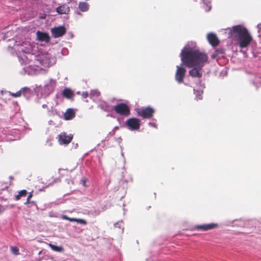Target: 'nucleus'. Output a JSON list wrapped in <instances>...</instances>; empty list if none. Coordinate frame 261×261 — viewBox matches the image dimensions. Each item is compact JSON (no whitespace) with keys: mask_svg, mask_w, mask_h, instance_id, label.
I'll list each match as a JSON object with an SVG mask.
<instances>
[{"mask_svg":"<svg viewBox=\"0 0 261 261\" xmlns=\"http://www.w3.org/2000/svg\"><path fill=\"white\" fill-rule=\"evenodd\" d=\"M14 49L16 51L20 63L22 65H29L24 68L29 74L35 75L45 71L46 68L55 63L56 60L49 54L45 53L35 55L31 51L32 47L28 42H23L21 44H15Z\"/></svg>","mask_w":261,"mask_h":261,"instance_id":"obj_1","label":"nucleus"},{"mask_svg":"<svg viewBox=\"0 0 261 261\" xmlns=\"http://www.w3.org/2000/svg\"><path fill=\"white\" fill-rule=\"evenodd\" d=\"M195 47V42L188 43L181 50L180 56L184 65L194 67L189 71L190 75L193 77H200L202 74V68L206 63L208 57Z\"/></svg>","mask_w":261,"mask_h":261,"instance_id":"obj_2","label":"nucleus"},{"mask_svg":"<svg viewBox=\"0 0 261 261\" xmlns=\"http://www.w3.org/2000/svg\"><path fill=\"white\" fill-rule=\"evenodd\" d=\"M229 37L231 38L236 44L240 47H245V27L241 25L233 26L230 29Z\"/></svg>","mask_w":261,"mask_h":261,"instance_id":"obj_3","label":"nucleus"},{"mask_svg":"<svg viewBox=\"0 0 261 261\" xmlns=\"http://www.w3.org/2000/svg\"><path fill=\"white\" fill-rule=\"evenodd\" d=\"M114 111L120 115L128 116L130 114L129 107L124 103H119L113 107Z\"/></svg>","mask_w":261,"mask_h":261,"instance_id":"obj_4","label":"nucleus"},{"mask_svg":"<svg viewBox=\"0 0 261 261\" xmlns=\"http://www.w3.org/2000/svg\"><path fill=\"white\" fill-rule=\"evenodd\" d=\"M154 112V110L150 107L139 109L137 111L138 115L144 119L151 118L153 116Z\"/></svg>","mask_w":261,"mask_h":261,"instance_id":"obj_5","label":"nucleus"},{"mask_svg":"<svg viewBox=\"0 0 261 261\" xmlns=\"http://www.w3.org/2000/svg\"><path fill=\"white\" fill-rule=\"evenodd\" d=\"M126 125L128 128L132 130H138L140 128V121L136 118H130L128 119L125 122Z\"/></svg>","mask_w":261,"mask_h":261,"instance_id":"obj_6","label":"nucleus"},{"mask_svg":"<svg viewBox=\"0 0 261 261\" xmlns=\"http://www.w3.org/2000/svg\"><path fill=\"white\" fill-rule=\"evenodd\" d=\"M51 33L54 38L60 37L66 33V29L63 26L55 27L51 29Z\"/></svg>","mask_w":261,"mask_h":261,"instance_id":"obj_7","label":"nucleus"},{"mask_svg":"<svg viewBox=\"0 0 261 261\" xmlns=\"http://www.w3.org/2000/svg\"><path fill=\"white\" fill-rule=\"evenodd\" d=\"M217 223H210L202 225H197L194 226V229L198 230L207 231L218 227Z\"/></svg>","mask_w":261,"mask_h":261,"instance_id":"obj_8","label":"nucleus"},{"mask_svg":"<svg viewBox=\"0 0 261 261\" xmlns=\"http://www.w3.org/2000/svg\"><path fill=\"white\" fill-rule=\"evenodd\" d=\"M59 142L60 144H69L73 138L72 135H67L65 133H63L59 135Z\"/></svg>","mask_w":261,"mask_h":261,"instance_id":"obj_9","label":"nucleus"},{"mask_svg":"<svg viewBox=\"0 0 261 261\" xmlns=\"http://www.w3.org/2000/svg\"><path fill=\"white\" fill-rule=\"evenodd\" d=\"M186 71L184 68L177 66L175 75L176 80L178 82H181L185 76Z\"/></svg>","mask_w":261,"mask_h":261,"instance_id":"obj_10","label":"nucleus"},{"mask_svg":"<svg viewBox=\"0 0 261 261\" xmlns=\"http://www.w3.org/2000/svg\"><path fill=\"white\" fill-rule=\"evenodd\" d=\"M207 39L209 43L213 46H216L219 44V40L216 35L214 33H209L207 35Z\"/></svg>","mask_w":261,"mask_h":261,"instance_id":"obj_11","label":"nucleus"},{"mask_svg":"<svg viewBox=\"0 0 261 261\" xmlns=\"http://www.w3.org/2000/svg\"><path fill=\"white\" fill-rule=\"evenodd\" d=\"M63 116L65 120H69L75 117V113L73 109L69 108L67 109Z\"/></svg>","mask_w":261,"mask_h":261,"instance_id":"obj_12","label":"nucleus"},{"mask_svg":"<svg viewBox=\"0 0 261 261\" xmlns=\"http://www.w3.org/2000/svg\"><path fill=\"white\" fill-rule=\"evenodd\" d=\"M37 37L39 40L47 42L49 41V37L47 33L38 31Z\"/></svg>","mask_w":261,"mask_h":261,"instance_id":"obj_13","label":"nucleus"},{"mask_svg":"<svg viewBox=\"0 0 261 261\" xmlns=\"http://www.w3.org/2000/svg\"><path fill=\"white\" fill-rule=\"evenodd\" d=\"M56 11L60 14H67L69 11V8L67 5L63 4L57 8Z\"/></svg>","mask_w":261,"mask_h":261,"instance_id":"obj_14","label":"nucleus"},{"mask_svg":"<svg viewBox=\"0 0 261 261\" xmlns=\"http://www.w3.org/2000/svg\"><path fill=\"white\" fill-rule=\"evenodd\" d=\"M79 8L82 12H87L89 9V5L86 2H80L79 4Z\"/></svg>","mask_w":261,"mask_h":261,"instance_id":"obj_15","label":"nucleus"},{"mask_svg":"<svg viewBox=\"0 0 261 261\" xmlns=\"http://www.w3.org/2000/svg\"><path fill=\"white\" fill-rule=\"evenodd\" d=\"M62 94L64 97L67 98H70L73 95L72 91L70 89L67 88H66L63 90Z\"/></svg>","mask_w":261,"mask_h":261,"instance_id":"obj_16","label":"nucleus"},{"mask_svg":"<svg viewBox=\"0 0 261 261\" xmlns=\"http://www.w3.org/2000/svg\"><path fill=\"white\" fill-rule=\"evenodd\" d=\"M48 245L51 249L55 251L61 252L63 250V248L62 247L57 246L50 243H49Z\"/></svg>","mask_w":261,"mask_h":261,"instance_id":"obj_17","label":"nucleus"},{"mask_svg":"<svg viewBox=\"0 0 261 261\" xmlns=\"http://www.w3.org/2000/svg\"><path fill=\"white\" fill-rule=\"evenodd\" d=\"M100 92L98 90H92L90 92V97L92 98L93 97H97L100 95Z\"/></svg>","mask_w":261,"mask_h":261,"instance_id":"obj_18","label":"nucleus"},{"mask_svg":"<svg viewBox=\"0 0 261 261\" xmlns=\"http://www.w3.org/2000/svg\"><path fill=\"white\" fill-rule=\"evenodd\" d=\"M27 195V191L25 190H21L16 196V199L19 200L21 197H25Z\"/></svg>","mask_w":261,"mask_h":261,"instance_id":"obj_19","label":"nucleus"},{"mask_svg":"<svg viewBox=\"0 0 261 261\" xmlns=\"http://www.w3.org/2000/svg\"><path fill=\"white\" fill-rule=\"evenodd\" d=\"M252 40V37L246 29V46H248Z\"/></svg>","mask_w":261,"mask_h":261,"instance_id":"obj_20","label":"nucleus"},{"mask_svg":"<svg viewBox=\"0 0 261 261\" xmlns=\"http://www.w3.org/2000/svg\"><path fill=\"white\" fill-rule=\"evenodd\" d=\"M9 93L10 95L12 96L13 97H20L22 95L21 91H20L19 90L16 93L9 92Z\"/></svg>","mask_w":261,"mask_h":261,"instance_id":"obj_21","label":"nucleus"},{"mask_svg":"<svg viewBox=\"0 0 261 261\" xmlns=\"http://www.w3.org/2000/svg\"><path fill=\"white\" fill-rule=\"evenodd\" d=\"M19 91H21L22 95H25L26 93H28L30 91V89L27 87H25L21 88Z\"/></svg>","mask_w":261,"mask_h":261,"instance_id":"obj_22","label":"nucleus"},{"mask_svg":"<svg viewBox=\"0 0 261 261\" xmlns=\"http://www.w3.org/2000/svg\"><path fill=\"white\" fill-rule=\"evenodd\" d=\"M73 222H76L83 225H86L87 224V222L86 220L82 219L74 218Z\"/></svg>","mask_w":261,"mask_h":261,"instance_id":"obj_23","label":"nucleus"},{"mask_svg":"<svg viewBox=\"0 0 261 261\" xmlns=\"http://www.w3.org/2000/svg\"><path fill=\"white\" fill-rule=\"evenodd\" d=\"M202 1L203 2V3L204 4H205V5H206V7L205 8V11H210L211 9V6H209L207 4V3L210 2V1L209 0H202Z\"/></svg>","mask_w":261,"mask_h":261,"instance_id":"obj_24","label":"nucleus"},{"mask_svg":"<svg viewBox=\"0 0 261 261\" xmlns=\"http://www.w3.org/2000/svg\"><path fill=\"white\" fill-rule=\"evenodd\" d=\"M11 250L12 252L15 255L19 254V249L17 247H12L11 248Z\"/></svg>","mask_w":261,"mask_h":261,"instance_id":"obj_25","label":"nucleus"},{"mask_svg":"<svg viewBox=\"0 0 261 261\" xmlns=\"http://www.w3.org/2000/svg\"><path fill=\"white\" fill-rule=\"evenodd\" d=\"M202 92H203L202 91H198V90H197L195 92L197 99H201L202 98Z\"/></svg>","mask_w":261,"mask_h":261,"instance_id":"obj_26","label":"nucleus"},{"mask_svg":"<svg viewBox=\"0 0 261 261\" xmlns=\"http://www.w3.org/2000/svg\"><path fill=\"white\" fill-rule=\"evenodd\" d=\"M62 218L64 220H68L70 222H73L74 218H69L66 215H62Z\"/></svg>","mask_w":261,"mask_h":261,"instance_id":"obj_27","label":"nucleus"},{"mask_svg":"<svg viewBox=\"0 0 261 261\" xmlns=\"http://www.w3.org/2000/svg\"><path fill=\"white\" fill-rule=\"evenodd\" d=\"M89 93L87 91H83L82 93V96L83 98H86L88 97Z\"/></svg>","mask_w":261,"mask_h":261,"instance_id":"obj_28","label":"nucleus"},{"mask_svg":"<svg viewBox=\"0 0 261 261\" xmlns=\"http://www.w3.org/2000/svg\"><path fill=\"white\" fill-rule=\"evenodd\" d=\"M32 194L31 193H30L27 197V202L25 203L26 204H29L31 202L30 201V199L32 198Z\"/></svg>","mask_w":261,"mask_h":261,"instance_id":"obj_29","label":"nucleus"},{"mask_svg":"<svg viewBox=\"0 0 261 261\" xmlns=\"http://www.w3.org/2000/svg\"><path fill=\"white\" fill-rule=\"evenodd\" d=\"M216 54H212V55L211 58H212V59H215V57H216Z\"/></svg>","mask_w":261,"mask_h":261,"instance_id":"obj_30","label":"nucleus"},{"mask_svg":"<svg viewBox=\"0 0 261 261\" xmlns=\"http://www.w3.org/2000/svg\"><path fill=\"white\" fill-rule=\"evenodd\" d=\"M76 93H77V94L80 95L81 94V92L79 91Z\"/></svg>","mask_w":261,"mask_h":261,"instance_id":"obj_31","label":"nucleus"},{"mask_svg":"<svg viewBox=\"0 0 261 261\" xmlns=\"http://www.w3.org/2000/svg\"><path fill=\"white\" fill-rule=\"evenodd\" d=\"M149 124H150V125H153V126H154V124H152V123H149Z\"/></svg>","mask_w":261,"mask_h":261,"instance_id":"obj_32","label":"nucleus"},{"mask_svg":"<svg viewBox=\"0 0 261 261\" xmlns=\"http://www.w3.org/2000/svg\"><path fill=\"white\" fill-rule=\"evenodd\" d=\"M77 14H78L79 15H82V14H81V13H80V12H78V13H77Z\"/></svg>","mask_w":261,"mask_h":261,"instance_id":"obj_33","label":"nucleus"}]
</instances>
